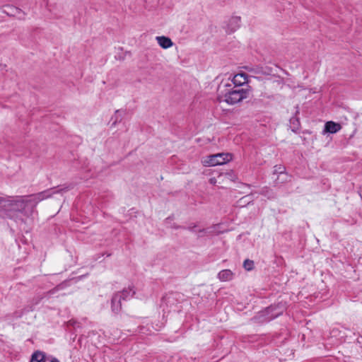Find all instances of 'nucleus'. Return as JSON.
I'll return each mask as SVG.
<instances>
[{
  "label": "nucleus",
  "instance_id": "obj_13",
  "mask_svg": "<svg viewBox=\"0 0 362 362\" xmlns=\"http://www.w3.org/2000/svg\"><path fill=\"white\" fill-rule=\"evenodd\" d=\"M7 8L9 10L8 11H6L8 15L16 16L21 13V10L18 8L8 6L7 7Z\"/></svg>",
  "mask_w": 362,
  "mask_h": 362
},
{
  "label": "nucleus",
  "instance_id": "obj_7",
  "mask_svg": "<svg viewBox=\"0 0 362 362\" xmlns=\"http://www.w3.org/2000/svg\"><path fill=\"white\" fill-rule=\"evenodd\" d=\"M341 129V126L339 123L332 121L327 122L325 124V133L335 134Z\"/></svg>",
  "mask_w": 362,
  "mask_h": 362
},
{
  "label": "nucleus",
  "instance_id": "obj_1",
  "mask_svg": "<svg viewBox=\"0 0 362 362\" xmlns=\"http://www.w3.org/2000/svg\"><path fill=\"white\" fill-rule=\"evenodd\" d=\"M69 189V187H60L58 189L52 188L27 197H17L12 200L8 199L4 217L15 218L17 213L28 216L33 214L40 202L51 197L55 193H62Z\"/></svg>",
  "mask_w": 362,
  "mask_h": 362
},
{
  "label": "nucleus",
  "instance_id": "obj_2",
  "mask_svg": "<svg viewBox=\"0 0 362 362\" xmlns=\"http://www.w3.org/2000/svg\"><path fill=\"white\" fill-rule=\"evenodd\" d=\"M250 89L243 87H234L232 84L222 83L218 88L217 100L228 105L237 104L248 98Z\"/></svg>",
  "mask_w": 362,
  "mask_h": 362
},
{
  "label": "nucleus",
  "instance_id": "obj_14",
  "mask_svg": "<svg viewBox=\"0 0 362 362\" xmlns=\"http://www.w3.org/2000/svg\"><path fill=\"white\" fill-rule=\"evenodd\" d=\"M243 267L247 271H251L254 267V262L250 259H245L243 262Z\"/></svg>",
  "mask_w": 362,
  "mask_h": 362
},
{
  "label": "nucleus",
  "instance_id": "obj_3",
  "mask_svg": "<svg viewBox=\"0 0 362 362\" xmlns=\"http://www.w3.org/2000/svg\"><path fill=\"white\" fill-rule=\"evenodd\" d=\"M232 160L230 153H217L210 155L202 160V163L205 166H215L223 165Z\"/></svg>",
  "mask_w": 362,
  "mask_h": 362
},
{
  "label": "nucleus",
  "instance_id": "obj_19",
  "mask_svg": "<svg viewBox=\"0 0 362 362\" xmlns=\"http://www.w3.org/2000/svg\"><path fill=\"white\" fill-rule=\"evenodd\" d=\"M278 315L279 314H276L275 315H273V316L269 317V319L271 320V319L275 318V317H276L278 316Z\"/></svg>",
  "mask_w": 362,
  "mask_h": 362
},
{
  "label": "nucleus",
  "instance_id": "obj_17",
  "mask_svg": "<svg viewBox=\"0 0 362 362\" xmlns=\"http://www.w3.org/2000/svg\"><path fill=\"white\" fill-rule=\"evenodd\" d=\"M209 182L212 185H215L216 182V180L214 177L210 178Z\"/></svg>",
  "mask_w": 362,
  "mask_h": 362
},
{
  "label": "nucleus",
  "instance_id": "obj_12",
  "mask_svg": "<svg viewBox=\"0 0 362 362\" xmlns=\"http://www.w3.org/2000/svg\"><path fill=\"white\" fill-rule=\"evenodd\" d=\"M7 200L5 198L0 197V216L4 217L6 209Z\"/></svg>",
  "mask_w": 362,
  "mask_h": 362
},
{
  "label": "nucleus",
  "instance_id": "obj_18",
  "mask_svg": "<svg viewBox=\"0 0 362 362\" xmlns=\"http://www.w3.org/2000/svg\"><path fill=\"white\" fill-rule=\"evenodd\" d=\"M195 227H196V226H194L193 227L189 226V227H188V229H189V230H192H192H194V228Z\"/></svg>",
  "mask_w": 362,
  "mask_h": 362
},
{
  "label": "nucleus",
  "instance_id": "obj_5",
  "mask_svg": "<svg viewBox=\"0 0 362 362\" xmlns=\"http://www.w3.org/2000/svg\"><path fill=\"white\" fill-rule=\"evenodd\" d=\"M247 82V75L245 73H240L233 76L230 84H232V86L234 87H243Z\"/></svg>",
  "mask_w": 362,
  "mask_h": 362
},
{
  "label": "nucleus",
  "instance_id": "obj_8",
  "mask_svg": "<svg viewBox=\"0 0 362 362\" xmlns=\"http://www.w3.org/2000/svg\"><path fill=\"white\" fill-rule=\"evenodd\" d=\"M156 40L158 44L163 49H168L173 45V42L170 38L165 36H157Z\"/></svg>",
  "mask_w": 362,
  "mask_h": 362
},
{
  "label": "nucleus",
  "instance_id": "obj_6",
  "mask_svg": "<svg viewBox=\"0 0 362 362\" xmlns=\"http://www.w3.org/2000/svg\"><path fill=\"white\" fill-rule=\"evenodd\" d=\"M125 300L122 295H114L111 300V309L114 313L117 314L122 308L121 301Z\"/></svg>",
  "mask_w": 362,
  "mask_h": 362
},
{
  "label": "nucleus",
  "instance_id": "obj_16",
  "mask_svg": "<svg viewBox=\"0 0 362 362\" xmlns=\"http://www.w3.org/2000/svg\"><path fill=\"white\" fill-rule=\"evenodd\" d=\"M274 168V173L282 174L285 170V168L281 165H276Z\"/></svg>",
  "mask_w": 362,
  "mask_h": 362
},
{
  "label": "nucleus",
  "instance_id": "obj_20",
  "mask_svg": "<svg viewBox=\"0 0 362 362\" xmlns=\"http://www.w3.org/2000/svg\"><path fill=\"white\" fill-rule=\"evenodd\" d=\"M51 362H59L57 359L54 358L51 361Z\"/></svg>",
  "mask_w": 362,
  "mask_h": 362
},
{
  "label": "nucleus",
  "instance_id": "obj_10",
  "mask_svg": "<svg viewBox=\"0 0 362 362\" xmlns=\"http://www.w3.org/2000/svg\"><path fill=\"white\" fill-rule=\"evenodd\" d=\"M30 362H46L45 356L42 352L36 351L32 355Z\"/></svg>",
  "mask_w": 362,
  "mask_h": 362
},
{
  "label": "nucleus",
  "instance_id": "obj_11",
  "mask_svg": "<svg viewBox=\"0 0 362 362\" xmlns=\"http://www.w3.org/2000/svg\"><path fill=\"white\" fill-rule=\"evenodd\" d=\"M135 291L132 290L131 288H125L121 292L116 293L115 295H122L123 297H125V300L129 299L132 298Z\"/></svg>",
  "mask_w": 362,
  "mask_h": 362
},
{
  "label": "nucleus",
  "instance_id": "obj_9",
  "mask_svg": "<svg viewBox=\"0 0 362 362\" xmlns=\"http://www.w3.org/2000/svg\"><path fill=\"white\" fill-rule=\"evenodd\" d=\"M233 278V273L230 269L221 270L218 274V279L221 281H230Z\"/></svg>",
  "mask_w": 362,
  "mask_h": 362
},
{
  "label": "nucleus",
  "instance_id": "obj_4",
  "mask_svg": "<svg viewBox=\"0 0 362 362\" xmlns=\"http://www.w3.org/2000/svg\"><path fill=\"white\" fill-rule=\"evenodd\" d=\"M241 18L240 16H232L226 23L225 27L226 33L230 34L240 27Z\"/></svg>",
  "mask_w": 362,
  "mask_h": 362
},
{
  "label": "nucleus",
  "instance_id": "obj_15",
  "mask_svg": "<svg viewBox=\"0 0 362 362\" xmlns=\"http://www.w3.org/2000/svg\"><path fill=\"white\" fill-rule=\"evenodd\" d=\"M250 72H252V73H254V74H265L266 72H264L263 70H262V68L261 67H257L255 69H250L249 70Z\"/></svg>",
  "mask_w": 362,
  "mask_h": 362
}]
</instances>
